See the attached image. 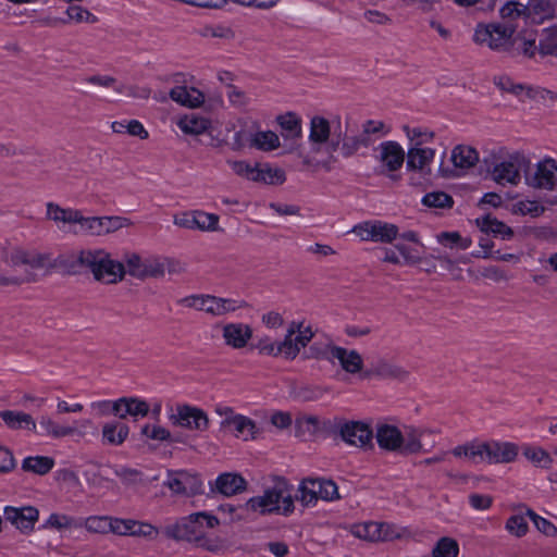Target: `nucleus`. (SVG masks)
<instances>
[{"instance_id":"nucleus-39","label":"nucleus","mask_w":557,"mask_h":557,"mask_svg":"<svg viewBox=\"0 0 557 557\" xmlns=\"http://www.w3.org/2000/svg\"><path fill=\"white\" fill-rule=\"evenodd\" d=\"M227 430L233 431L237 438L244 441L256 440L259 434L256 422L243 414H239L234 421H231Z\"/></svg>"},{"instance_id":"nucleus-64","label":"nucleus","mask_w":557,"mask_h":557,"mask_svg":"<svg viewBox=\"0 0 557 557\" xmlns=\"http://www.w3.org/2000/svg\"><path fill=\"white\" fill-rule=\"evenodd\" d=\"M506 530L510 534L517 537H521L527 534L529 527L524 517L520 515H515L507 520Z\"/></svg>"},{"instance_id":"nucleus-40","label":"nucleus","mask_w":557,"mask_h":557,"mask_svg":"<svg viewBox=\"0 0 557 557\" xmlns=\"http://www.w3.org/2000/svg\"><path fill=\"white\" fill-rule=\"evenodd\" d=\"M280 146V138L272 131H258L249 136V147L263 152L273 151Z\"/></svg>"},{"instance_id":"nucleus-30","label":"nucleus","mask_w":557,"mask_h":557,"mask_svg":"<svg viewBox=\"0 0 557 557\" xmlns=\"http://www.w3.org/2000/svg\"><path fill=\"white\" fill-rule=\"evenodd\" d=\"M375 438L379 446L388 451H400V444H404L401 430L386 423L376 426Z\"/></svg>"},{"instance_id":"nucleus-48","label":"nucleus","mask_w":557,"mask_h":557,"mask_svg":"<svg viewBox=\"0 0 557 557\" xmlns=\"http://www.w3.org/2000/svg\"><path fill=\"white\" fill-rule=\"evenodd\" d=\"M459 544L449 536H443L434 544L431 556L432 557H458Z\"/></svg>"},{"instance_id":"nucleus-10","label":"nucleus","mask_w":557,"mask_h":557,"mask_svg":"<svg viewBox=\"0 0 557 557\" xmlns=\"http://www.w3.org/2000/svg\"><path fill=\"white\" fill-rule=\"evenodd\" d=\"M297 499L304 506L314 505L319 499L331 502L339 498L337 485L325 479H305L301 481Z\"/></svg>"},{"instance_id":"nucleus-55","label":"nucleus","mask_w":557,"mask_h":557,"mask_svg":"<svg viewBox=\"0 0 557 557\" xmlns=\"http://www.w3.org/2000/svg\"><path fill=\"white\" fill-rule=\"evenodd\" d=\"M195 230L201 232H216L219 231V215L203 211H195Z\"/></svg>"},{"instance_id":"nucleus-34","label":"nucleus","mask_w":557,"mask_h":557,"mask_svg":"<svg viewBox=\"0 0 557 557\" xmlns=\"http://www.w3.org/2000/svg\"><path fill=\"white\" fill-rule=\"evenodd\" d=\"M245 306V301L208 295L205 312L212 317H223L236 311L237 309L244 308Z\"/></svg>"},{"instance_id":"nucleus-36","label":"nucleus","mask_w":557,"mask_h":557,"mask_svg":"<svg viewBox=\"0 0 557 557\" xmlns=\"http://www.w3.org/2000/svg\"><path fill=\"white\" fill-rule=\"evenodd\" d=\"M0 418L9 429L37 432V423L29 413L14 410H2L0 411Z\"/></svg>"},{"instance_id":"nucleus-60","label":"nucleus","mask_w":557,"mask_h":557,"mask_svg":"<svg viewBox=\"0 0 557 557\" xmlns=\"http://www.w3.org/2000/svg\"><path fill=\"white\" fill-rule=\"evenodd\" d=\"M370 145L369 138L362 135L351 136L346 138L342 145V154L345 158H349L357 153L361 147H368Z\"/></svg>"},{"instance_id":"nucleus-31","label":"nucleus","mask_w":557,"mask_h":557,"mask_svg":"<svg viewBox=\"0 0 557 557\" xmlns=\"http://www.w3.org/2000/svg\"><path fill=\"white\" fill-rule=\"evenodd\" d=\"M214 488L220 494L231 497L245 492L247 481L238 473L225 472L216 478Z\"/></svg>"},{"instance_id":"nucleus-58","label":"nucleus","mask_w":557,"mask_h":557,"mask_svg":"<svg viewBox=\"0 0 557 557\" xmlns=\"http://www.w3.org/2000/svg\"><path fill=\"white\" fill-rule=\"evenodd\" d=\"M78 527H84L89 533L106 534L109 532V517L91 516L78 522Z\"/></svg>"},{"instance_id":"nucleus-37","label":"nucleus","mask_w":557,"mask_h":557,"mask_svg":"<svg viewBox=\"0 0 557 557\" xmlns=\"http://www.w3.org/2000/svg\"><path fill=\"white\" fill-rule=\"evenodd\" d=\"M475 224L481 232L493 234L494 236H500L503 239H510L513 236V231L511 227L492 216L491 214L478 218L475 220Z\"/></svg>"},{"instance_id":"nucleus-45","label":"nucleus","mask_w":557,"mask_h":557,"mask_svg":"<svg viewBox=\"0 0 557 557\" xmlns=\"http://www.w3.org/2000/svg\"><path fill=\"white\" fill-rule=\"evenodd\" d=\"M73 233L88 236H100V216H84L82 211L78 210Z\"/></svg>"},{"instance_id":"nucleus-5","label":"nucleus","mask_w":557,"mask_h":557,"mask_svg":"<svg viewBox=\"0 0 557 557\" xmlns=\"http://www.w3.org/2000/svg\"><path fill=\"white\" fill-rule=\"evenodd\" d=\"M245 508L262 515L276 512L288 515L294 510V500L285 481H277L263 495L250 498Z\"/></svg>"},{"instance_id":"nucleus-32","label":"nucleus","mask_w":557,"mask_h":557,"mask_svg":"<svg viewBox=\"0 0 557 557\" xmlns=\"http://www.w3.org/2000/svg\"><path fill=\"white\" fill-rule=\"evenodd\" d=\"M211 120L198 113H187L178 117L176 125L186 135L199 136L211 128Z\"/></svg>"},{"instance_id":"nucleus-44","label":"nucleus","mask_w":557,"mask_h":557,"mask_svg":"<svg viewBox=\"0 0 557 557\" xmlns=\"http://www.w3.org/2000/svg\"><path fill=\"white\" fill-rule=\"evenodd\" d=\"M54 460L48 456L27 457L22 462V469L38 475H45L51 471Z\"/></svg>"},{"instance_id":"nucleus-49","label":"nucleus","mask_w":557,"mask_h":557,"mask_svg":"<svg viewBox=\"0 0 557 557\" xmlns=\"http://www.w3.org/2000/svg\"><path fill=\"white\" fill-rule=\"evenodd\" d=\"M525 96L530 100L544 106H550L557 102V92L540 86H528Z\"/></svg>"},{"instance_id":"nucleus-29","label":"nucleus","mask_w":557,"mask_h":557,"mask_svg":"<svg viewBox=\"0 0 557 557\" xmlns=\"http://www.w3.org/2000/svg\"><path fill=\"white\" fill-rule=\"evenodd\" d=\"M77 213V209L64 208L52 201L46 203V219L53 222L59 228L67 226L73 231Z\"/></svg>"},{"instance_id":"nucleus-9","label":"nucleus","mask_w":557,"mask_h":557,"mask_svg":"<svg viewBox=\"0 0 557 557\" xmlns=\"http://www.w3.org/2000/svg\"><path fill=\"white\" fill-rule=\"evenodd\" d=\"M313 337L314 332L311 325L304 321H290L287 324L284 337L280 339L283 358L290 361L295 360L301 349L306 348Z\"/></svg>"},{"instance_id":"nucleus-1","label":"nucleus","mask_w":557,"mask_h":557,"mask_svg":"<svg viewBox=\"0 0 557 557\" xmlns=\"http://www.w3.org/2000/svg\"><path fill=\"white\" fill-rule=\"evenodd\" d=\"M57 265L50 255L20 248L12 249L0 259V288L18 287L36 282L38 271Z\"/></svg>"},{"instance_id":"nucleus-56","label":"nucleus","mask_w":557,"mask_h":557,"mask_svg":"<svg viewBox=\"0 0 557 557\" xmlns=\"http://www.w3.org/2000/svg\"><path fill=\"white\" fill-rule=\"evenodd\" d=\"M437 242L446 247L468 249L472 245V240L468 237H461L458 232H443L437 236Z\"/></svg>"},{"instance_id":"nucleus-43","label":"nucleus","mask_w":557,"mask_h":557,"mask_svg":"<svg viewBox=\"0 0 557 557\" xmlns=\"http://www.w3.org/2000/svg\"><path fill=\"white\" fill-rule=\"evenodd\" d=\"M128 433V426L123 423L109 422L102 426V437L110 445H122L127 438Z\"/></svg>"},{"instance_id":"nucleus-28","label":"nucleus","mask_w":557,"mask_h":557,"mask_svg":"<svg viewBox=\"0 0 557 557\" xmlns=\"http://www.w3.org/2000/svg\"><path fill=\"white\" fill-rule=\"evenodd\" d=\"M455 458L465 459L472 463L485 462L486 441L472 440L451 449Z\"/></svg>"},{"instance_id":"nucleus-38","label":"nucleus","mask_w":557,"mask_h":557,"mask_svg":"<svg viewBox=\"0 0 557 557\" xmlns=\"http://www.w3.org/2000/svg\"><path fill=\"white\" fill-rule=\"evenodd\" d=\"M450 160L455 168L468 170L479 162V152L471 146L458 145L451 150Z\"/></svg>"},{"instance_id":"nucleus-22","label":"nucleus","mask_w":557,"mask_h":557,"mask_svg":"<svg viewBox=\"0 0 557 557\" xmlns=\"http://www.w3.org/2000/svg\"><path fill=\"white\" fill-rule=\"evenodd\" d=\"M524 4L530 25H540L554 18L557 10L556 0H524Z\"/></svg>"},{"instance_id":"nucleus-54","label":"nucleus","mask_w":557,"mask_h":557,"mask_svg":"<svg viewBox=\"0 0 557 557\" xmlns=\"http://www.w3.org/2000/svg\"><path fill=\"white\" fill-rule=\"evenodd\" d=\"M546 208L536 200H521L512 206L515 214L531 215L537 218L544 214Z\"/></svg>"},{"instance_id":"nucleus-59","label":"nucleus","mask_w":557,"mask_h":557,"mask_svg":"<svg viewBox=\"0 0 557 557\" xmlns=\"http://www.w3.org/2000/svg\"><path fill=\"white\" fill-rule=\"evenodd\" d=\"M200 36L203 38H219L223 40H233L235 32L224 25H207L200 30Z\"/></svg>"},{"instance_id":"nucleus-11","label":"nucleus","mask_w":557,"mask_h":557,"mask_svg":"<svg viewBox=\"0 0 557 557\" xmlns=\"http://www.w3.org/2000/svg\"><path fill=\"white\" fill-rule=\"evenodd\" d=\"M172 425L190 432L203 433L210 426V420L207 412L196 406L180 404L174 412L169 416Z\"/></svg>"},{"instance_id":"nucleus-2","label":"nucleus","mask_w":557,"mask_h":557,"mask_svg":"<svg viewBox=\"0 0 557 557\" xmlns=\"http://www.w3.org/2000/svg\"><path fill=\"white\" fill-rule=\"evenodd\" d=\"M57 265L73 274L88 270L95 280L106 284H115L124 278L122 261L113 260L103 249H83L62 255L58 258Z\"/></svg>"},{"instance_id":"nucleus-8","label":"nucleus","mask_w":557,"mask_h":557,"mask_svg":"<svg viewBox=\"0 0 557 557\" xmlns=\"http://www.w3.org/2000/svg\"><path fill=\"white\" fill-rule=\"evenodd\" d=\"M524 184L534 190L554 193L557 190V160L546 156L525 168Z\"/></svg>"},{"instance_id":"nucleus-12","label":"nucleus","mask_w":557,"mask_h":557,"mask_svg":"<svg viewBox=\"0 0 557 557\" xmlns=\"http://www.w3.org/2000/svg\"><path fill=\"white\" fill-rule=\"evenodd\" d=\"M406 532V529L387 522L368 521L351 527V534L355 537L372 543L398 540Z\"/></svg>"},{"instance_id":"nucleus-25","label":"nucleus","mask_w":557,"mask_h":557,"mask_svg":"<svg viewBox=\"0 0 557 557\" xmlns=\"http://www.w3.org/2000/svg\"><path fill=\"white\" fill-rule=\"evenodd\" d=\"M225 344L234 349L244 348L252 337V329L245 323H227L222 327Z\"/></svg>"},{"instance_id":"nucleus-57","label":"nucleus","mask_w":557,"mask_h":557,"mask_svg":"<svg viewBox=\"0 0 557 557\" xmlns=\"http://www.w3.org/2000/svg\"><path fill=\"white\" fill-rule=\"evenodd\" d=\"M132 222L122 216H100V236L114 233L121 228L128 227Z\"/></svg>"},{"instance_id":"nucleus-51","label":"nucleus","mask_w":557,"mask_h":557,"mask_svg":"<svg viewBox=\"0 0 557 557\" xmlns=\"http://www.w3.org/2000/svg\"><path fill=\"white\" fill-rule=\"evenodd\" d=\"M376 372L385 379L404 381L409 377V372L406 369L388 361H380L376 366Z\"/></svg>"},{"instance_id":"nucleus-6","label":"nucleus","mask_w":557,"mask_h":557,"mask_svg":"<svg viewBox=\"0 0 557 557\" xmlns=\"http://www.w3.org/2000/svg\"><path fill=\"white\" fill-rule=\"evenodd\" d=\"M345 131H343L342 116L334 115L329 120L322 115H313L310 119L308 140L312 152H321L329 141L332 143V150L335 151Z\"/></svg>"},{"instance_id":"nucleus-13","label":"nucleus","mask_w":557,"mask_h":557,"mask_svg":"<svg viewBox=\"0 0 557 557\" xmlns=\"http://www.w3.org/2000/svg\"><path fill=\"white\" fill-rule=\"evenodd\" d=\"M405 150L393 140L381 143L375 148V160L379 162V171L393 181L399 180L396 172L401 169L405 162Z\"/></svg>"},{"instance_id":"nucleus-14","label":"nucleus","mask_w":557,"mask_h":557,"mask_svg":"<svg viewBox=\"0 0 557 557\" xmlns=\"http://www.w3.org/2000/svg\"><path fill=\"white\" fill-rule=\"evenodd\" d=\"M530 165V159L522 152L511 153L507 160L497 163L492 172V178L499 185L517 186L521 181V171Z\"/></svg>"},{"instance_id":"nucleus-27","label":"nucleus","mask_w":557,"mask_h":557,"mask_svg":"<svg viewBox=\"0 0 557 557\" xmlns=\"http://www.w3.org/2000/svg\"><path fill=\"white\" fill-rule=\"evenodd\" d=\"M148 412V403L136 397H122L113 401L112 406V413L120 419H125L127 416L146 417Z\"/></svg>"},{"instance_id":"nucleus-47","label":"nucleus","mask_w":557,"mask_h":557,"mask_svg":"<svg viewBox=\"0 0 557 557\" xmlns=\"http://www.w3.org/2000/svg\"><path fill=\"white\" fill-rule=\"evenodd\" d=\"M403 131L410 143L409 148L424 147L434 139V133L428 128L405 125Z\"/></svg>"},{"instance_id":"nucleus-21","label":"nucleus","mask_w":557,"mask_h":557,"mask_svg":"<svg viewBox=\"0 0 557 557\" xmlns=\"http://www.w3.org/2000/svg\"><path fill=\"white\" fill-rule=\"evenodd\" d=\"M4 518L22 532H30L38 521L39 511L37 508L27 507H5Z\"/></svg>"},{"instance_id":"nucleus-17","label":"nucleus","mask_w":557,"mask_h":557,"mask_svg":"<svg viewBox=\"0 0 557 557\" xmlns=\"http://www.w3.org/2000/svg\"><path fill=\"white\" fill-rule=\"evenodd\" d=\"M500 23L512 34H516L521 26L530 25L524 0H508L499 8Z\"/></svg>"},{"instance_id":"nucleus-52","label":"nucleus","mask_w":557,"mask_h":557,"mask_svg":"<svg viewBox=\"0 0 557 557\" xmlns=\"http://www.w3.org/2000/svg\"><path fill=\"white\" fill-rule=\"evenodd\" d=\"M77 527L78 522L73 517L64 513H51L44 524V528L54 529L57 531L70 530Z\"/></svg>"},{"instance_id":"nucleus-23","label":"nucleus","mask_w":557,"mask_h":557,"mask_svg":"<svg viewBox=\"0 0 557 557\" xmlns=\"http://www.w3.org/2000/svg\"><path fill=\"white\" fill-rule=\"evenodd\" d=\"M36 433L52 440L83 435V433L76 426L60 424L48 414L40 416Z\"/></svg>"},{"instance_id":"nucleus-24","label":"nucleus","mask_w":557,"mask_h":557,"mask_svg":"<svg viewBox=\"0 0 557 557\" xmlns=\"http://www.w3.org/2000/svg\"><path fill=\"white\" fill-rule=\"evenodd\" d=\"M169 97L172 101L189 109L200 108L206 101V96L201 90L186 85H177L171 88Z\"/></svg>"},{"instance_id":"nucleus-7","label":"nucleus","mask_w":557,"mask_h":557,"mask_svg":"<svg viewBox=\"0 0 557 557\" xmlns=\"http://www.w3.org/2000/svg\"><path fill=\"white\" fill-rule=\"evenodd\" d=\"M219 524L215 516L206 512H196L177 521L174 525L170 527L166 531L168 535L188 542L203 545L207 531L213 529Z\"/></svg>"},{"instance_id":"nucleus-15","label":"nucleus","mask_w":557,"mask_h":557,"mask_svg":"<svg viewBox=\"0 0 557 557\" xmlns=\"http://www.w3.org/2000/svg\"><path fill=\"white\" fill-rule=\"evenodd\" d=\"M351 233L363 242L391 244L398 237V227L381 220H371L355 225Z\"/></svg>"},{"instance_id":"nucleus-19","label":"nucleus","mask_w":557,"mask_h":557,"mask_svg":"<svg viewBox=\"0 0 557 557\" xmlns=\"http://www.w3.org/2000/svg\"><path fill=\"white\" fill-rule=\"evenodd\" d=\"M342 440L352 446L366 447L371 444L373 433L368 424L359 421H346L338 425Z\"/></svg>"},{"instance_id":"nucleus-42","label":"nucleus","mask_w":557,"mask_h":557,"mask_svg":"<svg viewBox=\"0 0 557 557\" xmlns=\"http://www.w3.org/2000/svg\"><path fill=\"white\" fill-rule=\"evenodd\" d=\"M336 348L337 346L330 338L315 341L309 346L308 350H306L305 357L308 359L327 360L333 362Z\"/></svg>"},{"instance_id":"nucleus-26","label":"nucleus","mask_w":557,"mask_h":557,"mask_svg":"<svg viewBox=\"0 0 557 557\" xmlns=\"http://www.w3.org/2000/svg\"><path fill=\"white\" fill-rule=\"evenodd\" d=\"M435 158V150L430 147L408 148L407 152V169L416 171L421 174H430V165Z\"/></svg>"},{"instance_id":"nucleus-18","label":"nucleus","mask_w":557,"mask_h":557,"mask_svg":"<svg viewBox=\"0 0 557 557\" xmlns=\"http://www.w3.org/2000/svg\"><path fill=\"white\" fill-rule=\"evenodd\" d=\"M164 486L174 495L188 497L199 492L201 481L197 475L186 471H176L169 473Z\"/></svg>"},{"instance_id":"nucleus-61","label":"nucleus","mask_w":557,"mask_h":557,"mask_svg":"<svg viewBox=\"0 0 557 557\" xmlns=\"http://www.w3.org/2000/svg\"><path fill=\"white\" fill-rule=\"evenodd\" d=\"M296 426L304 433L313 435L321 431V421L313 414H301L296 419Z\"/></svg>"},{"instance_id":"nucleus-16","label":"nucleus","mask_w":557,"mask_h":557,"mask_svg":"<svg viewBox=\"0 0 557 557\" xmlns=\"http://www.w3.org/2000/svg\"><path fill=\"white\" fill-rule=\"evenodd\" d=\"M513 34L500 23L479 24L475 28L473 40L479 45H485L492 50H505L510 46Z\"/></svg>"},{"instance_id":"nucleus-53","label":"nucleus","mask_w":557,"mask_h":557,"mask_svg":"<svg viewBox=\"0 0 557 557\" xmlns=\"http://www.w3.org/2000/svg\"><path fill=\"white\" fill-rule=\"evenodd\" d=\"M226 98L230 106L238 110L246 109L251 103V97L234 85L227 87Z\"/></svg>"},{"instance_id":"nucleus-41","label":"nucleus","mask_w":557,"mask_h":557,"mask_svg":"<svg viewBox=\"0 0 557 557\" xmlns=\"http://www.w3.org/2000/svg\"><path fill=\"white\" fill-rule=\"evenodd\" d=\"M67 20L60 18H46L42 22L49 26H57L59 24H66L69 22L75 23H94L96 17L81 5H70L66 10Z\"/></svg>"},{"instance_id":"nucleus-63","label":"nucleus","mask_w":557,"mask_h":557,"mask_svg":"<svg viewBox=\"0 0 557 557\" xmlns=\"http://www.w3.org/2000/svg\"><path fill=\"white\" fill-rule=\"evenodd\" d=\"M423 203L428 207L447 208L451 207V197L444 191L429 193L423 197Z\"/></svg>"},{"instance_id":"nucleus-3","label":"nucleus","mask_w":557,"mask_h":557,"mask_svg":"<svg viewBox=\"0 0 557 557\" xmlns=\"http://www.w3.org/2000/svg\"><path fill=\"white\" fill-rule=\"evenodd\" d=\"M124 276L139 280H160L170 275H181L186 273L187 267L178 259L162 256H144L137 252H126L123 256Z\"/></svg>"},{"instance_id":"nucleus-62","label":"nucleus","mask_w":557,"mask_h":557,"mask_svg":"<svg viewBox=\"0 0 557 557\" xmlns=\"http://www.w3.org/2000/svg\"><path fill=\"white\" fill-rule=\"evenodd\" d=\"M395 249L400 253L404 264L417 265L420 264L423 259L416 248L404 243L396 244Z\"/></svg>"},{"instance_id":"nucleus-35","label":"nucleus","mask_w":557,"mask_h":557,"mask_svg":"<svg viewBox=\"0 0 557 557\" xmlns=\"http://www.w3.org/2000/svg\"><path fill=\"white\" fill-rule=\"evenodd\" d=\"M337 360L342 369L349 374H357L363 369V359L361 355L354 349H346L337 346L333 361Z\"/></svg>"},{"instance_id":"nucleus-20","label":"nucleus","mask_w":557,"mask_h":557,"mask_svg":"<svg viewBox=\"0 0 557 557\" xmlns=\"http://www.w3.org/2000/svg\"><path fill=\"white\" fill-rule=\"evenodd\" d=\"M519 454V447L511 442L486 441L485 463H510L516 461Z\"/></svg>"},{"instance_id":"nucleus-33","label":"nucleus","mask_w":557,"mask_h":557,"mask_svg":"<svg viewBox=\"0 0 557 557\" xmlns=\"http://www.w3.org/2000/svg\"><path fill=\"white\" fill-rule=\"evenodd\" d=\"M431 433L428 429L417 428L413 425H405L401 430L403 443L400 444V453L419 454L423 450L422 437Z\"/></svg>"},{"instance_id":"nucleus-46","label":"nucleus","mask_w":557,"mask_h":557,"mask_svg":"<svg viewBox=\"0 0 557 557\" xmlns=\"http://www.w3.org/2000/svg\"><path fill=\"white\" fill-rule=\"evenodd\" d=\"M277 123L286 133L284 137L287 139H297L301 137V120L292 112L277 116Z\"/></svg>"},{"instance_id":"nucleus-50","label":"nucleus","mask_w":557,"mask_h":557,"mask_svg":"<svg viewBox=\"0 0 557 557\" xmlns=\"http://www.w3.org/2000/svg\"><path fill=\"white\" fill-rule=\"evenodd\" d=\"M523 456L535 467L543 469L550 468L553 463V458L550 455L541 447H525L523 450Z\"/></svg>"},{"instance_id":"nucleus-4","label":"nucleus","mask_w":557,"mask_h":557,"mask_svg":"<svg viewBox=\"0 0 557 557\" xmlns=\"http://www.w3.org/2000/svg\"><path fill=\"white\" fill-rule=\"evenodd\" d=\"M226 164L235 176L249 183L282 185L286 181L284 170L269 163L227 159Z\"/></svg>"}]
</instances>
